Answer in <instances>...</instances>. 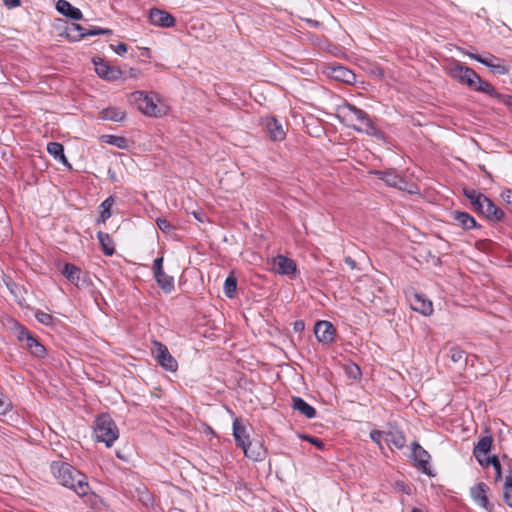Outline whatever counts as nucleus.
<instances>
[{"instance_id": "56", "label": "nucleus", "mask_w": 512, "mask_h": 512, "mask_svg": "<svg viewBox=\"0 0 512 512\" xmlns=\"http://www.w3.org/2000/svg\"><path fill=\"white\" fill-rule=\"evenodd\" d=\"M26 333H30L26 328L21 327L18 339L20 341H26Z\"/></svg>"}, {"instance_id": "8", "label": "nucleus", "mask_w": 512, "mask_h": 512, "mask_svg": "<svg viewBox=\"0 0 512 512\" xmlns=\"http://www.w3.org/2000/svg\"><path fill=\"white\" fill-rule=\"evenodd\" d=\"M381 289L371 280L362 281L356 287V294L358 300L364 305L372 304L376 299H381Z\"/></svg>"}, {"instance_id": "25", "label": "nucleus", "mask_w": 512, "mask_h": 512, "mask_svg": "<svg viewBox=\"0 0 512 512\" xmlns=\"http://www.w3.org/2000/svg\"><path fill=\"white\" fill-rule=\"evenodd\" d=\"M99 117L102 120H110L114 122H121L125 119L126 113L118 107H107L102 109L99 113Z\"/></svg>"}, {"instance_id": "55", "label": "nucleus", "mask_w": 512, "mask_h": 512, "mask_svg": "<svg viewBox=\"0 0 512 512\" xmlns=\"http://www.w3.org/2000/svg\"><path fill=\"white\" fill-rule=\"evenodd\" d=\"M476 460L482 467H487V466L491 465V456L490 457L479 456V459H476Z\"/></svg>"}, {"instance_id": "6", "label": "nucleus", "mask_w": 512, "mask_h": 512, "mask_svg": "<svg viewBox=\"0 0 512 512\" xmlns=\"http://www.w3.org/2000/svg\"><path fill=\"white\" fill-rule=\"evenodd\" d=\"M153 355L158 364L169 372H176L178 369L177 360L170 354L167 346L160 341H153Z\"/></svg>"}, {"instance_id": "15", "label": "nucleus", "mask_w": 512, "mask_h": 512, "mask_svg": "<svg viewBox=\"0 0 512 512\" xmlns=\"http://www.w3.org/2000/svg\"><path fill=\"white\" fill-rule=\"evenodd\" d=\"M149 21L152 25L170 28L175 26V18L168 12L152 8L149 12Z\"/></svg>"}, {"instance_id": "21", "label": "nucleus", "mask_w": 512, "mask_h": 512, "mask_svg": "<svg viewBox=\"0 0 512 512\" xmlns=\"http://www.w3.org/2000/svg\"><path fill=\"white\" fill-rule=\"evenodd\" d=\"M331 77L337 81L352 84L356 80V75L346 67L336 66L331 70Z\"/></svg>"}, {"instance_id": "1", "label": "nucleus", "mask_w": 512, "mask_h": 512, "mask_svg": "<svg viewBox=\"0 0 512 512\" xmlns=\"http://www.w3.org/2000/svg\"><path fill=\"white\" fill-rule=\"evenodd\" d=\"M50 469L59 484L73 490L78 496L84 497L90 493L86 476L67 462L52 461Z\"/></svg>"}, {"instance_id": "32", "label": "nucleus", "mask_w": 512, "mask_h": 512, "mask_svg": "<svg viewBox=\"0 0 512 512\" xmlns=\"http://www.w3.org/2000/svg\"><path fill=\"white\" fill-rule=\"evenodd\" d=\"M477 86H474L475 90L478 92L485 93L493 98H500V93L496 91L494 86L490 84L489 82L481 79V77L478 75V79H476Z\"/></svg>"}, {"instance_id": "52", "label": "nucleus", "mask_w": 512, "mask_h": 512, "mask_svg": "<svg viewBox=\"0 0 512 512\" xmlns=\"http://www.w3.org/2000/svg\"><path fill=\"white\" fill-rule=\"evenodd\" d=\"M497 99L507 107L512 108V96L500 94V98Z\"/></svg>"}, {"instance_id": "22", "label": "nucleus", "mask_w": 512, "mask_h": 512, "mask_svg": "<svg viewBox=\"0 0 512 512\" xmlns=\"http://www.w3.org/2000/svg\"><path fill=\"white\" fill-rule=\"evenodd\" d=\"M292 408L309 419L314 418L316 415L315 408L298 396L292 397Z\"/></svg>"}, {"instance_id": "51", "label": "nucleus", "mask_w": 512, "mask_h": 512, "mask_svg": "<svg viewBox=\"0 0 512 512\" xmlns=\"http://www.w3.org/2000/svg\"><path fill=\"white\" fill-rule=\"evenodd\" d=\"M503 200L509 204L510 206H512V190L510 189H507L505 191L502 192L501 194Z\"/></svg>"}, {"instance_id": "34", "label": "nucleus", "mask_w": 512, "mask_h": 512, "mask_svg": "<svg viewBox=\"0 0 512 512\" xmlns=\"http://www.w3.org/2000/svg\"><path fill=\"white\" fill-rule=\"evenodd\" d=\"M386 441L397 449H402L406 444L405 436L400 431H389L386 434Z\"/></svg>"}, {"instance_id": "42", "label": "nucleus", "mask_w": 512, "mask_h": 512, "mask_svg": "<svg viewBox=\"0 0 512 512\" xmlns=\"http://www.w3.org/2000/svg\"><path fill=\"white\" fill-rule=\"evenodd\" d=\"M491 466L495 471V480H499L502 476V467L499 458L496 455L491 456Z\"/></svg>"}, {"instance_id": "14", "label": "nucleus", "mask_w": 512, "mask_h": 512, "mask_svg": "<svg viewBox=\"0 0 512 512\" xmlns=\"http://www.w3.org/2000/svg\"><path fill=\"white\" fill-rule=\"evenodd\" d=\"M262 125L272 141H282L285 139L286 134L283 126L275 117L268 116L263 118Z\"/></svg>"}, {"instance_id": "41", "label": "nucleus", "mask_w": 512, "mask_h": 512, "mask_svg": "<svg viewBox=\"0 0 512 512\" xmlns=\"http://www.w3.org/2000/svg\"><path fill=\"white\" fill-rule=\"evenodd\" d=\"M156 224L158 228L165 234H170L175 230V227L165 218H157Z\"/></svg>"}, {"instance_id": "29", "label": "nucleus", "mask_w": 512, "mask_h": 512, "mask_svg": "<svg viewBox=\"0 0 512 512\" xmlns=\"http://www.w3.org/2000/svg\"><path fill=\"white\" fill-rule=\"evenodd\" d=\"M154 278L159 285V287L165 293H171L174 290V278L163 271H160L159 274H154Z\"/></svg>"}, {"instance_id": "2", "label": "nucleus", "mask_w": 512, "mask_h": 512, "mask_svg": "<svg viewBox=\"0 0 512 512\" xmlns=\"http://www.w3.org/2000/svg\"><path fill=\"white\" fill-rule=\"evenodd\" d=\"M340 111L343 113V117L345 119L351 122L357 121L359 123V125H353L354 130L378 139H382L384 137L383 132L375 126L371 117L364 110L346 102L340 107Z\"/></svg>"}, {"instance_id": "39", "label": "nucleus", "mask_w": 512, "mask_h": 512, "mask_svg": "<svg viewBox=\"0 0 512 512\" xmlns=\"http://www.w3.org/2000/svg\"><path fill=\"white\" fill-rule=\"evenodd\" d=\"M448 356L454 363L465 361V352L457 346H453L449 349Z\"/></svg>"}, {"instance_id": "9", "label": "nucleus", "mask_w": 512, "mask_h": 512, "mask_svg": "<svg viewBox=\"0 0 512 512\" xmlns=\"http://www.w3.org/2000/svg\"><path fill=\"white\" fill-rule=\"evenodd\" d=\"M233 436L236 445L243 449L246 457L253 460L258 459V456H254L248 453V447H251L252 443L249 440V434L246 431V427L241 423L239 418H236L233 421Z\"/></svg>"}, {"instance_id": "36", "label": "nucleus", "mask_w": 512, "mask_h": 512, "mask_svg": "<svg viewBox=\"0 0 512 512\" xmlns=\"http://www.w3.org/2000/svg\"><path fill=\"white\" fill-rule=\"evenodd\" d=\"M503 500L506 505L512 507V472L510 471L509 475L505 477V481L503 483Z\"/></svg>"}, {"instance_id": "17", "label": "nucleus", "mask_w": 512, "mask_h": 512, "mask_svg": "<svg viewBox=\"0 0 512 512\" xmlns=\"http://www.w3.org/2000/svg\"><path fill=\"white\" fill-rule=\"evenodd\" d=\"M479 213L485 216L488 220L496 222L503 220L505 216L503 210L497 207L488 197L486 198V201L483 202Z\"/></svg>"}, {"instance_id": "5", "label": "nucleus", "mask_w": 512, "mask_h": 512, "mask_svg": "<svg viewBox=\"0 0 512 512\" xmlns=\"http://www.w3.org/2000/svg\"><path fill=\"white\" fill-rule=\"evenodd\" d=\"M448 74L451 78L469 87L476 85L478 74L471 68L464 66L459 61H453L448 67Z\"/></svg>"}, {"instance_id": "44", "label": "nucleus", "mask_w": 512, "mask_h": 512, "mask_svg": "<svg viewBox=\"0 0 512 512\" xmlns=\"http://www.w3.org/2000/svg\"><path fill=\"white\" fill-rule=\"evenodd\" d=\"M301 438L305 441H308L312 445L316 446L320 450L324 448V442L320 438L310 435H301Z\"/></svg>"}, {"instance_id": "54", "label": "nucleus", "mask_w": 512, "mask_h": 512, "mask_svg": "<svg viewBox=\"0 0 512 512\" xmlns=\"http://www.w3.org/2000/svg\"><path fill=\"white\" fill-rule=\"evenodd\" d=\"M383 432L382 431H379V430H372L370 432V437L373 441L375 442H379L381 437L383 436Z\"/></svg>"}, {"instance_id": "49", "label": "nucleus", "mask_w": 512, "mask_h": 512, "mask_svg": "<svg viewBox=\"0 0 512 512\" xmlns=\"http://www.w3.org/2000/svg\"><path fill=\"white\" fill-rule=\"evenodd\" d=\"M111 48L114 50V52L118 55H122L127 52V45L125 43H119L118 45L114 46L111 45Z\"/></svg>"}, {"instance_id": "20", "label": "nucleus", "mask_w": 512, "mask_h": 512, "mask_svg": "<svg viewBox=\"0 0 512 512\" xmlns=\"http://www.w3.org/2000/svg\"><path fill=\"white\" fill-rule=\"evenodd\" d=\"M493 443V437L491 434H487L485 436H482L473 449V456L476 459H479V456H485L487 455L492 448Z\"/></svg>"}, {"instance_id": "58", "label": "nucleus", "mask_w": 512, "mask_h": 512, "mask_svg": "<svg viewBox=\"0 0 512 512\" xmlns=\"http://www.w3.org/2000/svg\"><path fill=\"white\" fill-rule=\"evenodd\" d=\"M345 263L348 264L351 268H355L356 267V262L350 258V257H347L345 259Z\"/></svg>"}, {"instance_id": "43", "label": "nucleus", "mask_w": 512, "mask_h": 512, "mask_svg": "<svg viewBox=\"0 0 512 512\" xmlns=\"http://www.w3.org/2000/svg\"><path fill=\"white\" fill-rule=\"evenodd\" d=\"M85 34H87V36L110 35L112 34V31L106 28L93 27L92 29L85 31Z\"/></svg>"}, {"instance_id": "45", "label": "nucleus", "mask_w": 512, "mask_h": 512, "mask_svg": "<svg viewBox=\"0 0 512 512\" xmlns=\"http://www.w3.org/2000/svg\"><path fill=\"white\" fill-rule=\"evenodd\" d=\"M395 489L399 492H402L406 495L412 494V487L411 485L403 482V481H396L395 482Z\"/></svg>"}, {"instance_id": "50", "label": "nucleus", "mask_w": 512, "mask_h": 512, "mask_svg": "<svg viewBox=\"0 0 512 512\" xmlns=\"http://www.w3.org/2000/svg\"><path fill=\"white\" fill-rule=\"evenodd\" d=\"M248 453L251 455H254V456H258V459L256 461L261 460L264 456V451L262 449L261 444H259L257 451L254 449H251V447H248Z\"/></svg>"}, {"instance_id": "4", "label": "nucleus", "mask_w": 512, "mask_h": 512, "mask_svg": "<svg viewBox=\"0 0 512 512\" xmlns=\"http://www.w3.org/2000/svg\"><path fill=\"white\" fill-rule=\"evenodd\" d=\"M94 437L97 442H103L107 447L112 446L119 437V430L108 414L99 415L94 423Z\"/></svg>"}, {"instance_id": "47", "label": "nucleus", "mask_w": 512, "mask_h": 512, "mask_svg": "<svg viewBox=\"0 0 512 512\" xmlns=\"http://www.w3.org/2000/svg\"><path fill=\"white\" fill-rule=\"evenodd\" d=\"M11 409V403L5 397H0V415H5Z\"/></svg>"}, {"instance_id": "38", "label": "nucleus", "mask_w": 512, "mask_h": 512, "mask_svg": "<svg viewBox=\"0 0 512 512\" xmlns=\"http://www.w3.org/2000/svg\"><path fill=\"white\" fill-rule=\"evenodd\" d=\"M103 139H104L105 143L113 145L117 148H120V149L128 148V140L125 137L116 136V135H104Z\"/></svg>"}, {"instance_id": "30", "label": "nucleus", "mask_w": 512, "mask_h": 512, "mask_svg": "<svg viewBox=\"0 0 512 512\" xmlns=\"http://www.w3.org/2000/svg\"><path fill=\"white\" fill-rule=\"evenodd\" d=\"M97 238L103 253L107 256H112L115 252V247L111 236L108 233L99 231L97 233Z\"/></svg>"}, {"instance_id": "13", "label": "nucleus", "mask_w": 512, "mask_h": 512, "mask_svg": "<svg viewBox=\"0 0 512 512\" xmlns=\"http://www.w3.org/2000/svg\"><path fill=\"white\" fill-rule=\"evenodd\" d=\"M273 270L280 275H296L297 274V266L294 260L284 256L277 255L272 262Z\"/></svg>"}, {"instance_id": "11", "label": "nucleus", "mask_w": 512, "mask_h": 512, "mask_svg": "<svg viewBox=\"0 0 512 512\" xmlns=\"http://www.w3.org/2000/svg\"><path fill=\"white\" fill-rule=\"evenodd\" d=\"M314 333L317 340L323 344H331L336 335V329L331 322L321 320L316 322L314 326Z\"/></svg>"}, {"instance_id": "57", "label": "nucleus", "mask_w": 512, "mask_h": 512, "mask_svg": "<svg viewBox=\"0 0 512 512\" xmlns=\"http://www.w3.org/2000/svg\"><path fill=\"white\" fill-rule=\"evenodd\" d=\"M304 329V322L303 321H296L294 323V330L295 331H302Z\"/></svg>"}, {"instance_id": "46", "label": "nucleus", "mask_w": 512, "mask_h": 512, "mask_svg": "<svg viewBox=\"0 0 512 512\" xmlns=\"http://www.w3.org/2000/svg\"><path fill=\"white\" fill-rule=\"evenodd\" d=\"M347 375L352 379H359L361 376L360 368L356 364H352L346 368Z\"/></svg>"}, {"instance_id": "40", "label": "nucleus", "mask_w": 512, "mask_h": 512, "mask_svg": "<svg viewBox=\"0 0 512 512\" xmlns=\"http://www.w3.org/2000/svg\"><path fill=\"white\" fill-rule=\"evenodd\" d=\"M35 318L37 319V321L39 323L46 325V326L52 325L53 321H54V317L51 314L46 313L39 309L35 311Z\"/></svg>"}, {"instance_id": "59", "label": "nucleus", "mask_w": 512, "mask_h": 512, "mask_svg": "<svg viewBox=\"0 0 512 512\" xmlns=\"http://www.w3.org/2000/svg\"><path fill=\"white\" fill-rule=\"evenodd\" d=\"M411 512H422L419 508L414 507Z\"/></svg>"}, {"instance_id": "7", "label": "nucleus", "mask_w": 512, "mask_h": 512, "mask_svg": "<svg viewBox=\"0 0 512 512\" xmlns=\"http://www.w3.org/2000/svg\"><path fill=\"white\" fill-rule=\"evenodd\" d=\"M467 55L471 59L489 68L490 71L494 74L505 75L509 72V67L506 64V61L492 54L488 53L486 56H481L475 53H467Z\"/></svg>"}, {"instance_id": "48", "label": "nucleus", "mask_w": 512, "mask_h": 512, "mask_svg": "<svg viewBox=\"0 0 512 512\" xmlns=\"http://www.w3.org/2000/svg\"><path fill=\"white\" fill-rule=\"evenodd\" d=\"M153 270L154 274H159L160 271H163V257H158L154 260Z\"/></svg>"}, {"instance_id": "12", "label": "nucleus", "mask_w": 512, "mask_h": 512, "mask_svg": "<svg viewBox=\"0 0 512 512\" xmlns=\"http://www.w3.org/2000/svg\"><path fill=\"white\" fill-rule=\"evenodd\" d=\"M370 173L375 175L378 179L383 180L390 187L398 189L405 188V179L400 176L395 169H388L386 171L372 170Z\"/></svg>"}, {"instance_id": "3", "label": "nucleus", "mask_w": 512, "mask_h": 512, "mask_svg": "<svg viewBox=\"0 0 512 512\" xmlns=\"http://www.w3.org/2000/svg\"><path fill=\"white\" fill-rule=\"evenodd\" d=\"M131 99L135 102L139 111L146 116L161 117L167 114V106L160 102L158 96L154 93L135 91L131 93Z\"/></svg>"}, {"instance_id": "23", "label": "nucleus", "mask_w": 512, "mask_h": 512, "mask_svg": "<svg viewBox=\"0 0 512 512\" xmlns=\"http://www.w3.org/2000/svg\"><path fill=\"white\" fill-rule=\"evenodd\" d=\"M26 347L35 357L44 358L46 356V348L31 333H26Z\"/></svg>"}, {"instance_id": "10", "label": "nucleus", "mask_w": 512, "mask_h": 512, "mask_svg": "<svg viewBox=\"0 0 512 512\" xmlns=\"http://www.w3.org/2000/svg\"><path fill=\"white\" fill-rule=\"evenodd\" d=\"M489 487L484 482H479L470 488V496L472 500L481 508L491 512L493 510V504L489 502L487 493Z\"/></svg>"}, {"instance_id": "19", "label": "nucleus", "mask_w": 512, "mask_h": 512, "mask_svg": "<svg viewBox=\"0 0 512 512\" xmlns=\"http://www.w3.org/2000/svg\"><path fill=\"white\" fill-rule=\"evenodd\" d=\"M56 10L60 14L73 20H80L82 18L81 10L77 7H74L67 0H58L56 3Z\"/></svg>"}, {"instance_id": "33", "label": "nucleus", "mask_w": 512, "mask_h": 512, "mask_svg": "<svg viewBox=\"0 0 512 512\" xmlns=\"http://www.w3.org/2000/svg\"><path fill=\"white\" fill-rule=\"evenodd\" d=\"M113 204H114L113 196H109L101 203L100 216L97 219L98 223H105L106 220L111 217V208H112Z\"/></svg>"}, {"instance_id": "26", "label": "nucleus", "mask_w": 512, "mask_h": 512, "mask_svg": "<svg viewBox=\"0 0 512 512\" xmlns=\"http://www.w3.org/2000/svg\"><path fill=\"white\" fill-rule=\"evenodd\" d=\"M463 194L467 199H469L471 205L474 207V209L479 212L481 209V206L483 205V202L486 201V196L480 192H478L475 189H463Z\"/></svg>"}, {"instance_id": "28", "label": "nucleus", "mask_w": 512, "mask_h": 512, "mask_svg": "<svg viewBox=\"0 0 512 512\" xmlns=\"http://www.w3.org/2000/svg\"><path fill=\"white\" fill-rule=\"evenodd\" d=\"M48 153L54 157L55 160L60 161L64 165L70 166L68 160L64 154V147L61 143L58 142H49L47 144Z\"/></svg>"}, {"instance_id": "53", "label": "nucleus", "mask_w": 512, "mask_h": 512, "mask_svg": "<svg viewBox=\"0 0 512 512\" xmlns=\"http://www.w3.org/2000/svg\"><path fill=\"white\" fill-rule=\"evenodd\" d=\"M3 3L7 8L11 9L19 7L21 5V0H3Z\"/></svg>"}, {"instance_id": "31", "label": "nucleus", "mask_w": 512, "mask_h": 512, "mask_svg": "<svg viewBox=\"0 0 512 512\" xmlns=\"http://www.w3.org/2000/svg\"><path fill=\"white\" fill-rule=\"evenodd\" d=\"M62 274L73 284L78 285L80 281L81 270L71 263H66L62 269Z\"/></svg>"}, {"instance_id": "37", "label": "nucleus", "mask_w": 512, "mask_h": 512, "mask_svg": "<svg viewBox=\"0 0 512 512\" xmlns=\"http://www.w3.org/2000/svg\"><path fill=\"white\" fill-rule=\"evenodd\" d=\"M237 288V278L235 277L234 273L231 272L228 277L226 278L224 282V294L228 298H233L235 296Z\"/></svg>"}, {"instance_id": "24", "label": "nucleus", "mask_w": 512, "mask_h": 512, "mask_svg": "<svg viewBox=\"0 0 512 512\" xmlns=\"http://www.w3.org/2000/svg\"><path fill=\"white\" fill-rule=\"evenodd\" d=\"M453 219L465 230H470L477 227L476 220L467 212L454 211L452 212Z\"/></svg>"}, {"instance_id": "16", "label": "nucleus", "mask_w": 512, "mask_h": 512, "mask_svg": "<svg viewBox=\"0 0 512 512\" xmlns=\"http://www.w3.org/2000/svg\"><path fill=\"white\" fill-rule=\"evenodd\" d=\"M412 456L414 461L416 462V466L422 469V472L426 475H432L431 470L429 468V453L422 448L417 442H413L412 444Z\"/></svg>"}, {"instance_id": "18", "label": "nucleus", "mask_w": 512, "mask_h": 512, "mask_svg": "<svg viewBox=\"0 0 512 512\" xmlns=\"http://www.w3.org/2000/svg\"><path fill=\"white\" fill-rule=\"evenodd\" d=\"M95 71L99 77L107 80H115L119 77L120 71L114 67L109 66L102 59H93Z\"/></svg>"}, {"instance_id": "27", "label": "nucleus", "mask_w": 512, "mask_h": 512, "mask_svg": "<svg viewBox=\"0 0 512 512\" xmlns=\"http://www.w3.org/2000/svg\"><path fill=\"white\" fill-rule=\"evenodd\" d=\"M411 306H412L413 310H415L425 316H428L433 312V306H432L431 301L425 300L420 295H415V297L411 303Z\"/></svg>"}, {"instance_id": "35", "label": "nucleus", "mask_w": 512, "mask_h": 512, "mask_svg": "<svg viewBox=\"0 0 512 512\" xmlns=\"http://www.w3.org/2000/svg\"><path fill=\"white\" fill-rule=\"evenodd\" d=\"M85 31H87V29L83 28L80 24L72 23L71 26L67 28V36L72 41H80L87 36Z\"/></svg>"}]
</instances>
